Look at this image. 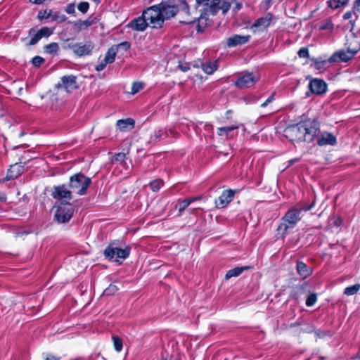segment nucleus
Wrapping results in <instances>:
<instances>
[{"instance_id":"2eb2a0df","label":"nucleus","mask_w":360,"mask_h":360,"mask_svg":"<svg viewBox=\"0 0 360 360\" xmlns=\"http://www.w3.org/2000/svg\"><path fill=\"white\" fill-rule=\"evenodd\" d=\"M235 191L229 189L223 191L222 194L219 197L218 201H216V207L218 208L225 207L229 202L233 200Z\"/></svg>"},{"instance_id":"412c9836","label":"nucleus","mask_w":360,"mask_h":360,"mask_svg":"<svg viewBox=\"0 0 360 360\" xmlns=\"http://www.w3.org/2000/svg\"><path fill=\"white\" fill-rule=\"evenodd\" d=\"M134 126V120L131 118L120 120L117 122V127L122 131L131 129Z\"/></svg>"},{"instance_id":"4be33fe9","label":"nucleus","mask_w":360,"mask_h":360,"mask_svg":"<svg viewBox=\"0 0 360 360\" xmlns=\"http://www.w3.org/2000/svg\"><path fill=\"white\" fill-rule=\"evenodd\" d=\"M297 271L299 275L303 278L309 276L312 272L311 269L308 267L302 262H298L297 263Z\"/></svg>"},{"instance_id":"052dcab7","label":"nucleus","mask_w":360,"mask_h":360,"mask_svg":"<svg viewBox=\"0 0 360 360\" xmlns=\"http://www.w3.org/2000/svg\"><path fill=\"white\" fill-rule=\"evenodd\" d=\"M6 200V197L2 195V194H0V201H5Z\"/></svg>"},{"instance_id":"39448f33","label":"nucleus","mask_w":360,"mask_h":360,"mask_svg":"<svg viewBox=\"0 0 360 360\" xmlns=\"http://www.w3.org/2000/svg\"><path fill=\"white\" fill-rule=\"evenodd\" d=\"M305 130L302 122L288 127L284 132L285 136L291 141H305Z\"/></svg>"},{"instance_id":"9b49d317","label":"nucleus","mask_w":360,"mask_h":360,"mask_svg":"<svg viewBox=\"0 0 360 360\" xmlns=\"http://www.w3.org/2000/svg\"><path fill=\"white\" fill-rule=\"evenodd\" d=\"M258 80V77L252 73H246L238 77L235 84L240 89L249 88L252 86Z\"/></svg>"},{"instance_id":"f3484780","label":"nucleus","mask_w":360,"mask_h":360,"mask_svg":"<svg viewBox=\"0 0 360 360\" xmlns=\"http://www.w3.org/2000/svg\"><path fill=\"white\" fill-rule=\"evenodd\" d=\"M250 38V35L235 34L227 39L226 45L229 47H233L238 45H243L247 43Z\"/></svg>"},{"instance_id":"6e6d98bb","label":"nucleus","mask_w":360,"mask_h":360,"mask_svg":"<svg viewBox=\"0 0 360 360\" xmlns=\"http://www.w3.org/2000/svg\"><path fill=\"white\" fill-rule=\"evenodd\" d=\"M179 67L180 68V69H181L183 72H186L187 70H188V65H179Z\"/></svg>"},{"instance_id":"79ce46f5","label":"nucleus","mask_w":360,"mask_h":360,"mask_svg":"<svg viewBox=\"0 0 360 360\" xmlns=\"http://www.w3.org/2000/svg\"><path fill=\"white\" fill-rule=\"evenodd\" d=\"M333 28V24L330 20H326L321 26V30H332Z\"/></svg>"},{"instance_id":"69168bd1","label":"nucleus","mask_w":360,"mask_h":360,"mask_svg":"<svg viewBox=\"0 0 360 360\" xmlns=\"http://www.w3.org/2000/svg\"><path fill=\"white\" fill-rule=\"evenodd\" d=\"M350 23L352 24V28H351V31L353 29V27H354V22H352V20L350 21Z\"/></svg>"},{"instance_id":"ea45409f","label":"nucleus","mask_w":360,"mask_h":360,"mask_svg":"<svg viewBox=\"0 0 360 360\" xmlns=\"http://www.w3.org/2000/svg\"><path fill=\"white\" fill-rule=\"evenodd\" d=\"M52 20L57 21L58 22H63L67 20V17L65 15H60L58 13H54L51 15Z\"/></svg>"},{"instance_id":"4468645a","label":"nucleus","mask_w":360,"mask_h":360,"mask_svg":"<svg viewBox=\"0 0 360 360\" xmlns=\"http://www.w3.org/2000/svg\"><path fill=\"white\" fill-rule=\"evenodd\" d=\"M309 90L312 94H322L326 91L327 85L322 79H312L309 84Z\"/></svg>"},{"instance_id":"dca6fc26","label":"nucleus","mask_w":360,"mask_h":360,"mask_svg":"<svg viewBox=\"0 0 360 360\" xmlns=\"http://www.w3.org/2000/svg\"><path fill=\"white\" fill-rule=\"evenodd\" d=\"M355 54L349 50L344 51L340 50L338 51L335 52L332 56L329 58V62L333 63V62H338V61H344L347 62L352 59Z\"/></svg>"},{"instance_id":"cd10ccee","label":"nucleus","mask_w":360,"mask_h":360,"mask_svg":"<svg viewBox=\"0 0 360 360\" xmlns=\"http://www.w3.org/2000/svg\"><path fill=\"white\" fill-rule=\"evenodd\" d=\"M207 20H208V18H207V16L203 15H201L198 18V24L197 25L198 32L203 31L205 27L207 26Z\"/></svg>"},{"instance_id":"603ef678","label":"nucleus","mask_w":360,"mask_h":360,"mask_svg":"<svg viewBox=\"0 0 360 360\" xmlns=\"http://www.w3.org/2000/svg\"><path fill=\"white\" fill-rule=\"evenodd\" d=\"M354 9L356 12L360 13V0H356L354 4Z\"/></svg>"},{"instance_id":"f8f14e48","label":"nucleus","mask_w":360,"mask_h":360,"mask_svg":"<svg viewBox=\"0 0 360 360\" xmlns=\"http://www.w3.org/2000/svg\"><path fill=\"white\" fill-rule=\"evenodd\" d=\"M76 47L75 54L79 57H82L91 55L95 47V44L94 42L88 41L84 43H77V46Z\"/></svg>"},{"instance_id":"13d9d810","label":"nucleus","mask_w":360,"mask_h":360,"mask_svg":"<svg viewBox=\"0 0 360 360\" xmlns=\"http://www.w3.org/2000/svg\"><path fill=\"white\" fill-rule=\"evenodd\" d=\"M160 136H161V134H160V131H158V132H155V138L156 139H160Z\"/></svg>"},{"instance_id":"bb28decb","label":"nucleus","mask_w":360,"mask_h":360,"mask_svg":"<svg viewBox=\"0 0 360 360\" xmlns=\"http://www.w3.org/2000/svg\"><path fill=\"white\" fill-rule=\"evenodd\" d=\"M59 50L58 43L53 42L44 46V51L49 54L56 53Z\"/></svg>"},{"instance_id":"72a5a7b5","label":"nucleus","mask_w":360,"mask_h":360,"mask_svg":"<svg viewBox=\"0 0 360 360\" xmlns=\"http://www.w3.org/2000/svg\"><path fill=\"white\" fill-rule=\"evenodd\" d=\"M162 185L163 181L161 179L155 180L150 184L152 191L155 192L158 191Z\"/></svg>"},{"instance_id":"5701e85b","label":"nucleus","mask_w":360,"mask_h":360,"mask_svg":"<svg viewBox=\"0 0 360 360\" xmlns=\"http://www.w3.org/2000/svg\"><path fill=\"white\" fill-rule=\"evenodd\" d=\"M218 68V61H209L202 64V68L203 71L208 74H212Z\"/></svg>"},{"instance_id":"8fccbe9b","label":"nucleus","mask_w":360,"mask_h":360,"mask_svg":"<svg viewBox=\"0 0 360 360\" xmlns=\"http://www.w3.org/2000/svg\"><path fill=\"white\" fill-rule=\"evenodd\" d=\"M65 11L69 14H72L75 13V5L74 4H69L65 9Z\"/></svg>"},{"instance_id":"58836bf2","label":"nucleus","mask_w":360,"mask_h":360,"mask_svg":"<svg viewBox=\"0 0 360 360\" xmlns=\"http://www.w3.org/2000/svg\"><path fill=\"white\" fill-rule=\"evenodd\" d=\"M316 301V294H310L306 300V304L308 307H311L314 304Z\"/></svg>"},{"instance_id":"393cba45","label":"nucleus","mask_w":360,"mask_h":360,"mask_svg":"<svg viewBox=\"0 0 360 360\" xmlns=\"http://www.w3.org/2000/svg\"><path fill=\"white\" fill-rule=\"evenodd\" d=\"M92 25V21L86 20H78L73 22V25L75 27L77 32H81L84 30L87 29Z\"/></svg>"},{"instance_id":"423d86ee","label":"nucleus","mask_w":360,"mask_h":360,"mask_svg":"<svg viewBox=\"0 0 360 360\" xmlns=\"http://www.w3.org/2000/svg\"><path fill=\"white\" fill-rule=\"evenodd\" d=\"M129 255V249L126 248L124 249L119 248L110 244L104 250V255L106 258L110 260L118 262L119 259H124Z\"/></svg>"},{"instance_id":"aec40b11","label":"nucleus","mask_w":360,"mask_h":360,"mask_svg":"<svg viewBox=\"0 0 360 360\" xmlns=\"http://www.w3.org/2000/svg\"><path fill=\"white\" fill-rule=\"evenodd\" d=\"M22 166L19 164H15L11 166L8 170L6 179L9 180L17 178L22 172Z\"/></svg>"},{"instance_id":"1a4fd4ad","label":"nucleus","mask_w":360,"mask_h":360,"mask_svg":"<svg viewBox=\"0 0 360 360\" xmlns=\"http://www.w3.org/2000/svg\"><path fill=\"white\" fill-rule=\"evenodd\" d=\"M72 215L73 209L70 203L59 206L55 214L57 221L60 223H65L69 221Z\"/></svg>"},{"instance_id":"c03bdc74","label":"nucleus","mask_w":360,"mask_h":360,"mask_svg":"<svg viewBox=\"0 0 360 360\" xmlns=\"http://www.w3.org/2000/svg\"><path fill=\"white\" fill-rule=\"evenodd\" d=\"M42 37L40 34L37 32L34 34L33 37L31 39L29 45H34L36 44Z\"/></svg>"},{"instance_id":"f257e3e1","label":"nucleus","mask_w":360,"mask_h":360,"mask_svg":"<svg viewBox=\"0 0 360 360\" xmlns=\"http://www.w3.org/2000/svg\"><path fill=\"white\" fill-rule=\"evenodd\" d=\"M178 11V6L170 1H162L144 10L141 16L130 22V27L137 31H143L148 26L153 29L162 28L165 21L174 17Z\"/></svg>"},{"instance_id":"2f4dec72","label":"nucleus","mask_w":360,"mask_h":360,"mask_svg":"<svg viewBox=\"0 0 360 360\" xmlns=\"http://www.w3.org/2000/svg\"><path fill=\"white\" fill-rule=\"evenodd\" d=\"M347 4V0H330L328 1V6L333 8H338L341 6H345Z\"/></svg>"},{"instance_id":"49530a36","label":"nucleus","mask_w":360,"mask_h":360,"mask_svg":"<svg viewBox=\"0 0 360 360\" xmlns=\"http://www.w3.org/2000/svg\"><path fill=\"white\" fill-rule=\"evenodd\" d=\"M116 48H117V50L119 49H123L124 50H127L129 47H130V44L129 42L127 41H124V42H122L120 44H119L117 46H115Z\"/></svg>"},{"instance_id":"864d4df0","label":"nucleus","mask_w":360,"mask_h":360,"mask_svg":"<svg viewBox=\"0 0 360 360\" xmlns=\"http://www.w3.org/2000/svg\"><path fill=\"white\" fill-rule=\"evenodd\" d=\"M352 17V12H347L344 14L343 18L345 19H350Z\"/></svg>"},{"instance_id":"e2e57ef3","label":"nucleus","mask_w":360,"mask_h":360,"mask_svg":"<svg viewBox=\"0 0 360 360\" xmlns=\"http://www.w3.org/2000/svg\"><path fill=\"white\" fill-rule=\"evenodd\" d=\"M195 19H196V18H194V20H188V21H184V22H185V23H186V24H189V23L193 22Z\"/></svg>"},{"instance_id":"c756f323","label":"nucleus","mask_w":360,"mask_h":360,"mask_svg":"<svg viewBox=\"0 0 360 360\" xmlns=\"http://www.w3.org/2000/svg\"><path fill=\"white\" fill-rule=\"evenodd\" d=\"M360 290V284H355L345 289L344 293L347 295H353Z\"/></svg>"},{"instance_id":"a211bd4d","label":"nucleus","mask_w":360,"mask_h":360,"mask_svg":"<svg viewBox=\"0 0 360 360\" xmlns=\"http://www.w3.org/2000/svg\"><path fill=\"white\" fill-rule=\"evenodd\" d=\"M272 15L270 13H267L265 16L257 20L253 24L252 27L257 28L259 30L262 31L270 25Z\"/></svg>"},{"instance_id":"9d476101","label":"nucleus","mask_w":360,"mask_h":360,"mask_svg":"<svg viewBox=\"0 0 360 360\" xmlns=\"http://www.w3.org/2000/svg\"><path fill=\"white\" fill-rule=\"evenodd\" d=\"M56 86L58 89H63L67 92H70L77 89V77L74 75L64 76Z\"/></svg>"},{"instance_id":"a19ab883","label":"nucleus","mask_w":360,"mask_h":360,"mask_svg":"<svg viewBox=\"0 0 360 360\" xmlns=\"http://www.w3.org/2000/svg\"><path fill=\"white\" fill-rule=\"evenodd\" d=\"M77 8H78V10L79 11H81L82 13H85L87 12V11L89 8V3L84 1V2L79 3Z\"/></svg>"},{"instance_id":"338daca9","label":"nucleus","mask_w":360,"mask_h":360,"mask_svg":"<svg viewBox=\"0 0 360 360\" xmlns=\"http://www.w3.org/2000/svg\"><path fill=\"white\" fill-rule=\"evenodd\" d=\"M339 221H340V222H341V219H339V221H336V224H337V225H338V224H339Z\"/></svg>"},{"instance_id":"c85d7f7f","label":"nucleus","mask_w":360,"mask_h":360,"mask_svg":"<svg viewBox=\"0 0 360 360\" xmlns=\"http://www.w3.org/2000/svg\"><path fill=\"white\" fill-rule=\"evenodd\" d=\"M237 125H231L228 127H219L217 129V134L219 136H223L224 134L227 135L230 131L238 129Z\"/></svg>"},{"instance_id":"774afa93","label":"nucleus","mask_w":360,"mask_h":360,"mask_svg":"<svg viewBox=\"0 0 360 360\" xmlns=\"http://www.w3.org/2000/svg\"><path fill=\"white\" fill-rule=\"evenodd\" d=\"M339 221H340V222H341V219H339V221H336V224H337V225H338V224H339Z\"/></svg>"},{"instance_id":"a18cd8bd","label":"nucleus","mask_w":360,"mask_h":360,"mask_svg":"<svg viewBox=\"0 0 360 360\" xmlns=\"http://www.w3.org/2000/svg\"><path fill=\"white\" fill-rule=\"evenodd\" d=\"M298 55L300 58H308L309 51L307 48H302L298 51Z\"/></svg>"},{"instance_id":"0eeeda50","label":"nucleus","mask_w":360,"mask_h":360,"mask_svg":"<svg viewBox=\"0 0 360 360\" xmlns=\"http://www.w3.org/2000/svg\"><path fill=\"white\" fill-rule=\"evenodd\" d=\"M72 191L68 189L66 186L62 185L54 187V191L52 193L53 198L61 200L62 204H68L72 199Z\"/></svg>"},{"instance_id":"de8ad7c7","label":"nucleus","mask_w":360,"mask_h":360,"mask_svg":"<svg viewBox=\"0 0 360 360\" xmlns=\"http://www.w3.org/2000/svg\"><path fill=\"white\" fill-rule=\"evenodd\" d=\"M76 46H77V43L70 42V43H68L66 45H65L63 46V48L71 49V50H72L73 53H75V50L77 48Z\"/></svg>"},{"instance_id":"680f3d73","label":"nucleus","mask_w":360,"mask_h":360,"mask_svg":"<svg viewBox=\"0 0 360 360\" xmlns=\"http://www.w3.org/2000/svg\"><path fill=\"white\" fill-rule=\"evenodd\" d=\"M162 360H179V359H176V358H174V357H172H172H170V359H163Z\"/></svg>"},{"instance_id":"f03ea898","label":"nucleus","mask_w":360,"mask_h":360,"mask_svg":"<svg viewBox=\"0 0 360 360\" xmlns=\"http://www.w3.org/2000/svg\"><path fill=\"white\" fill-rule=\"evenodd\" d=\"M314 203L309 207H303L301 209L292 208L289 210L282 218V222L278 227V230L286 232L288 229L293 228L296 224L301 219V212L302 210L308 211L311 209Z\"/></svg>"},{"instance_id":"37998d69","label":"nucleus","mask_w":360,"mask_h":360,"mask_svg":"<svg viewBox=\"0 0 360 360\" xmlns=\"http://www.w3.org/2000/svg\"><path fill=\"white\" fill-rule=\"evenodd\" d=\"M32 61L33 65L39 67L44 62V59L40 56H35L32 58Z\"/></svg>"},{"instance_id":"6e6552de","label":"nucleus","mask_w":360,"mask_h":360,"mask_svg":"<svg viewBox=\"0 0 360 360\" xmlns=\"http://www.w3.org/2000/svg\"><path fill=\"white\" fill-rule=\"evenodd\" d=\"M305 134V141L311 142L314 140L319 131V124L315 120H308L302 122Z\"/></svg>"},{"instance_id":"7ed1b4c3","label":"nucleus","mask_w":360,"mask_h":360,"mask_svg":"<svg viewBox=\"0 0 360 360\" xmlns=\"http://www.w3.org/2000/svg\"><path fill=\"white\" fill-rule=\"evenodd\" d=\"M91 183L90 178L86 177L82 173H77L70 177L69 187L73 193L82 195L86 193Z\"/></svg>"},{"instance_id":"4c0bfd02","label":"nucleus","mask_w":360,"mask_h":360,"mask_svg":"<svg viewBox=\"0 0 360 360\" xmlns=\"http://www.w3.org/2000/svg\"><path fill=\"white\" fill-rule=\"evenodd\" d=\"M143 89V84L141 82H134L131 86V94H135Z\"/></svg>"},{"instance_id":"a878e982","label":"nucleus","mask_w":360,"mask_h":360,"mask_svg":"<svg viewBox=\"0 0 360 360\" xmlns=\"http://www.w3.org/2000/svg\"><path fill=\"white\" fill-rule=\"evenodd\" d=\"M117 52V48L115 46L110 47L108 52L106 53V55L104 58V61H105V63H112L114 62L115 59V56Z\"/></svg>"},{"instance_id":"09e8293b","label":"nucleus","mask_w":360,"mask_h":360,"mask_svg":"<svg viewBox=\"0 0 360 360\" xmlns=\"http://www.w3.org/2000/svg\"><path fill=\"white\" fill-rule=\"evenodd\" d=\"M274 96H275V93L272 94L271 96H269L266 101L265 102H264L261 106L264 108L266 107L269 103H270L271 102H272V101L274 99Z\"/></svg>"},{"instance_id":"0e129e2a","label":"nucleus","mask_w":360,"mask_h":360,"mask_svg":"<svg viewBox=\"0 0 360 360\" xmlns=\"http://www.w3.org/2000/svg\"><path fill=\"white\" fill-rule=\"evenodd\" d=\"M34 32V30L33 29H31L29 32V34L30 35H32V32Z\"/></svg>"},{"instance_id":"bf43d9fd","label":"nucleus","mask_w":360,"mask_h":360,"mask_svg":"<svg viewBox=\"0 0 360 360\" xmlns=\"http://www.w3.org/2000/svg\"><path fill=\"white\" fill-rule=\"evenodd\" d=\"M46 360H58L56 357L51 356H48L46 358Z\"/></svg>"},{"instance_id":"e433bc0d","label":"nucleus","mask_w":360,"mask_h":360,"mask_svg":"<svg viewBox=\"0 0 360 360\" xmlns=\"http://www.w3.org/2000/svg\"><path fill=\"white\" fill-rule=\"evenodd\" d=\"M126 158V154L124 153H119L116 154L112 159V162H123Z\"/></svg>"},{"instance_id":"b1692460","label":"nucleus","mask_w":360,"mask_h":360,"mask_svg":"<svg viewBox=\"0 0 360 360\" xmlns=\"http://www.w3.org/2000/svg\"><path fill=\"white\" fill-rule=\"evenodd\" d=\"M249 268V266L235 267L227 271L225 275V279L229 280L232 277L238 276L245 269H248Z\"/></svg>"},{"instance_id":"ddd939ff","label":"nucleus","mask_w":360,"mask_h":360,"mask_svg":"<svg viewBox=\"0 0 360 360\" xmlns=\"http://www.w3.org/2000/svg\"><path fill=\"white\" fill-rule=\"evenodd\" d=\"M346 45L349 51L356 54L360 50V33H352L347 37Z\"/></svg>"},{"instance_id":"f704fd0d","label":"nucleus","mask_w":360,"mask_h":360,"mask_svg":"<svg viewBox=\"0 0 360 360\" xmlns=\"http://www.w3.org/2000/svg\"><path fill=\"white\" fill-rule=\"evenodd\" d=\"M112 340L115 350L117 352H120L122 349V340L117 336H112Z\"/></svg>"},{"instance_id":"3c124183","label":"nucleus","mask_w":360,"mask_h":360,"mask_svg":"<svg viewBox=\"0 0 360 360\" xmlns=\"http://www.w3.org/2000/svg\"><path fill=\"white\" fill-rule=\"evenodd\" d=\"M107 64H108V63H105V61L101 62L100 64H98V65L96 67V70L97 71H101V70H103L105 68V66H106V65H107Z\"/></svg>"},{"instance_id":"4d7b16f0","label":"nucleus","mask_w":360,"mask_h":360,"mask_svg":"<svg viewBox=\"0 0 360 360\" xmlns=\"http://www.w3.org/2000/svg\"><path fill=\"white\" fill-rule=\"evenodd\" d=\"M198 198H187V199H185L186 201L189 202V205L195 201L196 200H198Z\"/></svg>"},{"instance_id":"6ab92c4d","label":"nucleus","mask_w":360,"mask_h":360,"mask_svg":"<svg viewBox=\"0 0 360 360\" xmlns=\"http://www.w3.org/2000/svg\"><path fill=\"white\" fill-rule=\"evenodd\" d=\"M320 146L330 145L334 146L336 143V138L330 133L323 132L317 141Z\"/></svg>"},{"instance_id":"7c9ffc66","label":"nucleus","mask_w":360,"mask_h":360,"mask_svg":"<svg viewBox=\"0 0 360 360\" xmlns=\"http://www.w3.org/2000/svg\"><path fill=\"white\" fill-rule=\"evenodd\" d=\"M189 206V202L186 201L185 199L183 200H179L178 203L176 205L175 207L179 210V216L181 215L182 212Z\"/></svg>"},{"instance_id":"20e7f679","label":"nucleus","mask_w":360,"mask_h":360,"mask_svg":"<svg viewBox=\"0 0 360 360\" xmlns=\"http://www.w3.org/2000/svg\"><path fill=\"white\" fill-rule=\"evenodd\" d=\"M198 4H202L204 9L212 15H214L218 11L222 10L226 13L230 8V4L224 0H197Z\"/></svg>"},{"instance_id":"473e14b6","label":"nucleus","mask_w":360,"mask_h":360,"mask_svg":"<svg viewBox=\"0 0 360 360\" xmlns=\"http://www.w3.org/2000/svg\"><path fill=\"white\" fill-rule=\"evenodd\" d=\"M117 290L118 288L115 285L111 284L103 291V295H113Z\"/></svg>"},{"instance_id":"5fc2aeb1","label":"nucleus","mask_w":360,"mask_h":360,"mask_svg":"<svg viewBox=\"0 0 360 360\" xmlns=\"http://www.w3.org/2000/svg\"><path fill=\"white\" fill-rule=\"evenodd\" d=\"M298 160H299V159H298V158H295V159H292V160H290L288 162V167H290V166L292 165L295 162H297Z\"/></svg>"},{"instance_id":"c9c22d12","label":"nucleus","mask_w":360,"mask_h":360,"mask_svg":"<svg viewBox=\"0 0 360 360\" xmlns=\"http://www.w3.org/2000/svg\"><path fill=\"white\" fill-rule=\"evenodd\" d=\"M38 32L40 34L41 37H48L53 33V31L51 30L47 27H44L41 28L38 31Z\"/></svg>"}]
</instances>
